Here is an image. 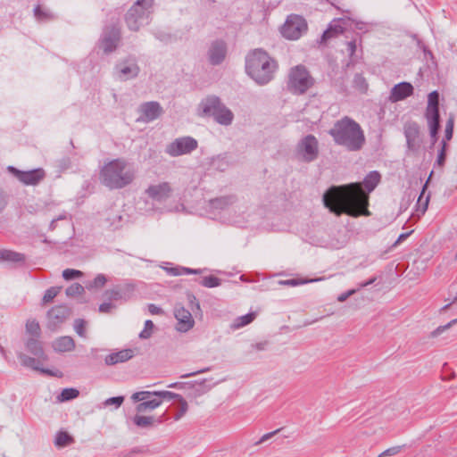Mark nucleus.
Wrapping results in <instances>:
<instances>
[{
    "label": "nucleus",
    "mask_w": 457,
    "mask_h": 457,
    "mask_svg": "<svg viewBox=\"0 0 457 457\" xmlns=\"http://www.w3.org/2000/svg\"><path fill=\"white\" fill-rule=\"evenodd\" d=\"M18 358L23 366L29 367L36 370H41L43 373L50 374L54 377L61 378L62 376V374L60 370L51 371L48 370L41 369L38 365V363H39L38 361H37L35 358L26 355L25 353H19Z\"/></svg>",
    "instance_id": "24"
},
{
    "label": "nucleus",
    "mask_w": 457,
    "mask_h": 457,
    "mask_svg": "<svg viewBox=\"0 0 457 457\" xmlns=\"http://www.w3.org/2000/svg\"><path fill=\"white\" fill-rule=\"evenodd\" d=\"M400 451H401V446H395V447H392V448H389V449H386V451H384L379 455V457L395 455V454L399 453Z\"/></svg>",
    "instance_id": "55"
},
{
    "label": "nucleus",
    "mask_w": 457,
    "mask_h": 457,
    "mask_svg": "<svg viewBox=\"0 0 457 457\" xmlns=\"http://www.w3.org/2000/svg\"><path fill=\"white\" fill-rule=\"evenodd\" d=\"M84 290H85L84 287H82L80 284L74 283V284L71 285L69 287H67L66 295L68 296H76V295H82L84 293Z\"/></svg>",
    "instance_id": "42"
},
{
    "label": "nucleus",
    "mask_w": 457,
    "mask_h": 457,
    "mask_svg": "<svg viewBox=\"0 0 457 457\" xmlns=\"http://www.w3.org/2000/svg\"><path fill=\"white\" fill-rule=\"evenodd\" d=\"M107 282V278L104 274H98L94 280L87 283L86 287L89 290L103 287Z\"/></svg>",
    "instance_id": "34"
},
{
    "label": "nucleus",
    "mask_w": 457,
    "mask_h": 457,
    "mask_svg": "<svg viewBox=\"0 0 457 457\" xmlns=\"http://www.w3.org/2000/svg\"><path fill=\"white\" fill-rule=\"evenodd\" d=\"M133 422L138 428H147L161 424L162 422V417L154 418V416H143L137 414L133 418Z\"/></svg>",
    "instance_id": "26"
},
{
    "label": "nucleus",
    "mask_w": 457,
    "mask_h": 457,
    "mask_svg": "<svg viewBox=\"0 0 457 457\" xmlns=\"http://www.w3.org/2000/svg\"><path fill=\"white\" fill-rule=\"evenodd\" d=\"M378 171L370 172L363 183H352L343 187H333L323 195V202L331 212L337 215L369 216V193L380 182Z\"/></svg>",
    "instance_id": "1"
},
{
    "label": "nucleus",
    "mask_w": 457,
    "mask_h": 457,
    "mask_svg": "<svg viewBox=\"0 0 457 457\" xmlns=\"http://www.w3.org/2000/svg\"><path fill=\"white\" fill-rule=\"evenodd\" d=\"M120 220H121V216L118 215V214L115 215L113 221L111 223V226L114 227L115 228H118Z\"/></svg>",
    "instance_id": "62"
},
{
    "label": "nucleus",
    "mask_w": 457,
    "mask_h": 457,
    "mask_svg": "<svg viewBox=\"0 0 457 457\" xmlns=\"http://www.w3.org/2000/svg\"><path fill=\"white\" fill-rule=\"evenodd\" d=\"M104 295L109 300H119L121 298V294L118 288L107 290Z\"/></svg>",
    "instance_id": "53"
},
{
    "label": "nucleus",
    "mask_w": 457,
    "mask_h": 457,
    "mask_svg": "<svg viewBox=\"0 0 457 457\" xmlns=\"http://www.w3.org/2000/svg\"><path fill=\"white\" fill-rule=\"evenodd\" d=\"M8 169L22 184L26 186H36L46 177V172L41 168L28 171L19 170L14 167H9Z\"/></svg>",
    "instance_id": "13"
},
{
    "label": "nucleus",
    "mask_w": 457,
    "mask_h": 457,
    "mask_svg": "<svg viewBox=\"0 0 457 457\" xmlns=\"http://www.w3.org/2000/svg\"><path fill=\"white\" fill-rule=\"evenodd\" d=\"M453 127H454V119L453 116H451L445 124V138L443 140H445L447 143L453 138Z\"/></svg>",
    "instance_id": "41"
},
{
    "label": "nucleus",
    "mask_w": 457,
    "mask_h": 457,
    "mask_svg": "<svg viewBox=\"0 0 457 457\" xmlns=\"http://www.w3.org/2000/svg\"><path fill=\"white\" fill-rule=\"evenodd\" d=\"M79 395V392L75 388H65L62 391L58 399L60 402H66L77 398Z\"/></svg>",
    "instance_id": "35"
},
{
    "label": "nucleus",
    "mask_w": 457,
    "mask_h": 457,
    "mask_svg": "<svg viewBox=\"0 0 457 457\" xmlns=\"http://www.w3.org/2000/svg\"><path fill=\"white\" fill-rule=\"evenodd\" d=\"M320 280H321V278H312V279L292 278V279H287V286L295 287V286H299V285H303V284H306V283H310V282L320 281Z\"/></svg>",
    "instance_id": "51"
},
{
    "label": "nucleus",
    "mask_w": 457,
    "mask_h": 457,
    "mask_svg": "<svg viewBox=\"0 0 457 457\" xmlns=\"http://www.w3.org/2000/svg\"><path fill=\"white\" fill-rule=\"evenodd\" d=\"M267 342H260L255 345H253V347L257 351H262L266 348Z\"/></svg>",
    "instance_id": "60"
},
{
    "label": "nucleus",
    "mask_w": 457,
    "mask_h": 457,
    "mask_svg": "<svg viewBox=\"0 0 457 457\" xmlns=\"http://www.w3.org/2000/svg\"><path fill=\"white\" fill-rule=\"evenodd\" d=\"M345 24L346 22L343 19L332 21L328 28L322 34L320 43H326L328 39L342 34L345 31Z\"/></svg>",
    "instance_id": "22"
},
{
    "label": "nucleus",
    "mask_w": 457,
    "mask_h": 457,
    "mask_svg": "<svg viewBox=\"0 0 457 457\" xmlns=\"http://www.w3.org/2000/svg\"><path fill=\"white\" fill-rule=\"evenodd\" d=\"M234 198L231 196H225L213 199L210 202L212 208L223 210L232 204Z\"/></svg>",
    "instance_id": "32"
},
{
    "label": "nucleus",
    "mask_w": 457,
    "mask_h": 457,
    "mask_svg": "<svg viewBox=\"0 0 457 457\" xmlns=\"http://www.w3.org/2000/svg\"><path fill=\"white\" fill-rule=\"evenodd\" d=\"M154 396H157L158 399L170 401L172 399H179L181 395L170 392V391H154Z\"/></svg>",
    "instance_id": "40"
},
{
    "label": "nucleus",
    "mask_w": 457,
    "mask_h": 457,
    "mask_svg": "<svg viewBox=\"0 0 457 457\" xmlns=\"http://www.w3.org/2000/svg\"><path fill=\"white\" fill-rule=\"evenodd\" d=\"M428 201H429V196H427L423 207L420 210H418V212H420V215H423L426 212V211L428 209Z\"/></svg>",
    "instance_id": "64"
},
{
    "label": "nucleus",
    "mask_w": 457,
    "mask_h": 457,
    "mask_svg": "<svg viewBox=\"0 0 457 457\" xmlns=\"http://www.w3.org/2000/svg\"><path fill=\"white\" fill-rule=\"evenodd\" d=\"M245 69L256 84L264 86L274 79L278 63L266 51L256 48L246 54Z\"/></svg>",
    "instance_id": "2"
},
{
    "label": "nucleus",
    "mask_w": 457,
    "mask_h": 457,
    "mask_svg": "<svg viewBox=\"0 0 457 457\" xmlns=\"http://www.w3.org/2000/svg\"><path fill=\"white\" fill-rule=\"evenodd\" d=\"M214 164L217 166L218 169H220L221 170H223L225 169L224 166L228 165L227 162L225 161V158H218L214 162Z\"/></svg>",
    "instance_id": "58"
},
{
    "label": "nucleus",
    "mask_w": 457,
    "mask_h": 457,
    "mask_svg": "<svg viewBox=\"0 0 457 457\" xmlns=\"http://www.w3.org/2000/svg\"><path fill=\"white\" fill-rule=\"evenodd\" d=\"M257 316L256 312H251L245 315L236 318L230 325L233 330L239 329L250 323H252Z\"/></svg>",
    "instance_id": "29"
},
{
    "label": "nucleus",
    "mask_w": 457,
    "mask_h": 457,
    "mask_svg": "<svg viewBox=\"0 0 457 457\" xmlns=\"http://www.w3.org/2000/svg\"><path fill=\"white\" fill-rule=\"evenodd\" d=\"M83 273L80 270H73V269H66L62 271V278L65 280H71L75 278H81Z\"/></svg>",
    "instance_id": "44"
},
{
    "label": "nucleus",
    "mask_w": 457,
    "mask_h": 457,
    "mask_svg": "<svg viewBox=\"0 0 457 457\" xmlns=\"http://www.w3.org/2000/svg\"><path fill=\"white\" fill-rule=\"evenodd\" d=\"M348 51L351 54H353L356 50V44L354 41H351L347 44Z\"/></svg>",
    "instance_id": "61"
},
{
    "label": "nucleus",
    "mask_w": 457,
    "mask_h": 457,
    "mask_svg": "<svg viewBox=\"0 0 457 457\" xmlns=\"http://www.w3.org/2000/svg\"><path fill=\"white\" fill-rule=\"evenodd\" d=\"M175 318L178 320L177 329L180 332H187L190 330L195 324V320L189 311L182 306H177L174 310Z\"/></svg>",
    "instance_id": "19"
},
{
    "label": "nucleus",
    "mask_w": 457,
    "mask_h": 457,
    "mask_svg": "<svg viewBox=\"0 0 457 457\" xmlns=\"http://www.w3.org/2000/svg\"><path fill=\"white\" fill-rule=\"evenodd\" d=\"M403 133L406 138L408 150L417 153L422 145L420 128L415 121H408L404 124Z\"/></svg>",
    "instance_id": "12"
},
{
    "label": "nucleus",
    "mask_w": 457,
    "mask_h": 457,
    "mask_svg": "<svg viewBox=\"0 0 457 457\" xmlns=\"http://www.w3.org/2000/svg\"><path fill=\"white\" fill-rule=\"evenodd\" d=\"M139 112L141 115L138 120L144 122H150L161 116L162 108L157 102H146L140 105Z\"/></svg>",
    "instance_id": "17"
},
{
    "label": "nucleus",
    "mask_w": 457,
    "mask_h": 457,
    "mask_svg": "<svg viewBox=\"0 0 457 457\" xmlns=\"http://www.w3.org/2000/svg\"><path fill=\"white\" fill-rule=\"evenodd\" d=\"M162 403V399H158L157 396H152L148 400L138 403L136 406V411L137 413L145 412L148 410H154L159 407Z\"/></svg>",
    "instance_id": "30"
},
{
    "label": "nucleus",
    "mask_w": 457,
    "mask_h": 457,
    "mask_svg": "<svg viewBox=\"0 0 457 457\" xmlns=\"http://www.w3.org/2000/svg\"><path fill=\"white\" fill-rule=\"evenodd\" d=\"M72 441L71 437L66 432H60L56 436L55 444L58 446H66Z\"/></svg>",
    "instance_id": "43"
},
{
    "label": "nucleus",
    "mask_w": 457,
    "mask_h": 457,
    "mask_svg": "<svg viewBox=\"0 0 457 457\" xmlns=\"http://www.w3.org/2000/svg\"><path fill=\"white\" fill-rule=\"evenodd\" d=\"M213 119L216 122L223 126H228L232 123L234 119L233 112L224 104L219 109V112H215Z\"/></svg>",
    "instance_id": "27"
},
{
    "label": "nucleus",
    "mask_w": 457,
    "mask_h": 457,
    "mask_svg": "<svg viewBox=\"0 0 457 457\" xmlns=\"http://www.w3.org/2000/svg\"><path fill=\"white\" fill-rule=\"evenodd\" d=\"M117 74L120 79L127 80L136 78L139 73V67L135 59L129 58L116 65Z\"/></svg>",
    "instance_id": "15"
},
{
    "label": "nucleus",
    "mask_w": 457,
    "mask_h": 457,
    "mask_svg": "<svg viewBox=\"0 0 457 457\" xmlns=\"http://www.w3.org/2000/svg\"><path fill=\"white\" fill-rule=\"evenodd\" d=\"M314 83V79L304 66L298 65L291 70L288 79V88L291 92L297 95L304 94Z\"/></svg>",
    "instance_id": "7"
},
{
    "label": "nucleus",
    "mask_w": 457,
    "mask_h": 457,
    "mask_svg": "<svg viewBox=\"0 0 457 457\" xmlns=\"http://www.w3.org/2000/svg\"><path fill=\"white\" fill-rule=\"evenodd\" d=\"M356 292V290L354 289H352V290H349L345 293H343L341 294L338 297H337V300L339 302H345L349 296H351L352 295H353L354 293Z\"/></svg>",
    "instance_id": "57"
},
{
    "label": "nucleus",
    "mask_w": 457,
    "mask_h": 457,
    "mask_svg": "<svg viewBox=\"0 0 457 457\" xmlns=\"http://www.w3.org/2000/svg\"><path fill=\"white\" fill-rule=\"evenodd\" d=\"M447 144L445 140H442L441 142V148L439 150L437 159L436 161V165L442 168L445 165V159H446V151H447Z\"/></svg>",
    "instance_id": "37"
},
{
    "label": "nucleus",
    "mask_w": 457,
    "mask_h": 457,
    "mask_svg": "<svg viewBox=\"0 0 457 457\" xmlns=\"http://www.w3.org/2000/svg\"><path fill=\"white\" fill-rule=\"evenodd\" d=\"M176 409H177V412L175 414L174 419H175V420H179L186 414V412L187 411V409H188L187 403L182 396H180L178 399V404H177Z\"/></svg>",
    "instance_id": "36"
},
{
    "label": "nucleus",
    "mask_w": 457,
    "mask_h": 457,
    "mask_svg": "<svg viewBox=\"0 0 457 457\" xmlns=\"http://www.w3.org/2000/svg\"><path fill=\"white\" fill-rule=\"evenodd\" d=\"M410 234L411 233H403V234H401L398 237L396 242L395 243V245H396L400 244L401 242H403V240H405L410 236Z\"/></svg>",
    "instance_id": "63"
},
{
    "label": "nucleus",
    "mask_w": 457,
    "mask_h": 457,
    "mask_svg": "<svg viewBox=\"0 0 457 457\" xmlns=\"http://www.w3.org/2000/svg\"><path fill=\"white\" fill-rule=\"evenodd\" d=\"M329 135L337 145L353 152L361 150L366 141L360 124L347 116L335 122Z\"/></svg>",
    "instance_id": "3"
},
{
    "label": "nucleus",
    "mask_w": 457,
    "mask_h": 457,
    "mask_svg": "<svg viewBox=\"0 0 457 457\" xmlns=\"http://www.w3.org/2000/svg\"><path fill=\"white\" fill-rule=\"evenodd\" d=\"M135 175V169L127 161L115 159L103 166L100 180L110 189H120L131 184Z\"/></svg>",
    "instance_id": "4"
},
{
    "label": "nucleus",
    "mask_w": 457,
    "mask_h": 457,
    "mask_svg": "<svg viewBox=\"0 0 457 457\" xmlns=\"http://www.w3.org/2000/svg\"><path fill=\"white\" fill-rule=\"evenodd\" d=\"M134 356V352L131 349H123L116 353H112L104 358V362L108 366L116 365L118 363L125 362Z\"/></svg>",
    "instance_id": "23"
},
{
    "label": "nucleus",
    "mask_w": 457,
    "mask_h": 457,
    "mask_svg": "<svg viewBox=\"0 0 457 457\" xmlns=\"http://www.w3.org/2000/svg\"><path fill=\"white\" fill-rule=\"evenodd\" d=\"M153 6L154 0H137L126 14V23L129 29L137 31L147 24Z\"/></svg>",
    "instance_id": "5"
},
{
    "label": "nucleus",
    "mask_w": 457,
    "mask_h": 457,
    "mask_svg": "<svg viewBox=\"0 0 457 457\" xmlns=\"http://www.w3.org/2000/svg\"><path fill=\"white\" fill-rule=\"evenodd\" d=\"M413 87L409 82H401L395 85L390 92L389 100L396 103L404 100L413 94Z\"/></svg>",
    "instance_id": "21"
},
{
    "label": "nucleus",
    "mask_w": 457,
    "mask_h": 457,
    "mask_svg": "<svg viewBox=\"0 0 457 457\" xmlns=\"http://www.w3.org/2000/svg\"><path fill=\"white\" fill-rule=\"evenodd\" d=\"M120 38V29L116 27H112L111 29L104 32V36L100 42V47L104 53H111L116 49Z\"/></svg>",
    "instance_id": "18"
},
{
    "label": "nucleus",
    "mask_w": 457,
    "mask_h": 457,
    "mask_svg": "<svg viewBox=\"0 0 457 457\" xmlns=\"http://www.w3.org/2000/svg\"><path fill=\"white\" fill-rule=\"evenodd\" d=\"M198 146L197 141L191 137H182L176 138L173 142L166 146L165 152L172 156L177 157L188 154L195 150Z\"/></svg>",
    "instance_id": "8"
},
{
    "label": "nucleus",
    "mask_w": 457,
    "mask_h": 457,
    "mask_svg": "<svg viewBox=\"0 0 457 457\" xmlns=\"http://www.w3.org/2000/svg\"><path fill=\"white\" fill-rule=\"evenodd\" d=\"M425 119L429 129L432 144L434 145L437 141V133L440 128L439 94L437 91H433L428 96Z\"/></svg>",
    "instance_id": "6"
},
{
    "label": "nucleus",
    "mask_w": 457,
    "mask_h": 457,
    "mask_svg": "<svg viewBox=\"0 0 457 457\" xmlns=\"http://www.w3.org/2000/svg\"><path fill=\"white\" fill-rule=\"evenodd\" d=\"M26 348L29 353L37 357L44 356V352L41 342L39 341V337H29L26 342Z\"/></svg>",
    "instance_id": "31"
},
{
    "label": "nucleus",
    "mask_w": 457,
    "mask_h": 457,
    "mask_svg": "<svg viewBox=\"0 0 457 457\" xmlns=\"http://www.w3.org/2000/svg\"><path fill=\"white\" fill-rule=\"evenodd\" d=\"M0 260L8 262H24L25 255L23 253L7 249L0 250Z\"/></svg>",
    "instance_id": "28"
},
{
    "label": "nucleus",
    "mask_w": 457,
    "mask_h": 457,
    "mask_svg": "<svg viewBox=\"0 0 457 457\" xmlns=\"http://www.w3.org/2000/svg\"><path fill=\"white\" fill-rule=\"evenodd\" d=\"M26 333L30 337H40V333H41V329H40V326L38 324V322L36 320H27V323H26Z\"/></svg>",
    "instance_id": "33"
},
{
    "label": "nucleus",
    "mask_w": 457,
    "mask_h": 457,
    "mask_svg": "<svg viewBox=\"0 0 457 457\" xmlns=\"http://www.w3.org/2000/svg\"><path fill=\"white\" fill-rule=\"evenodd\" d=\"M8 204V195L0 187V214L4 211Z\"/></svg>",
    "instance_id": "52"
},
{
    "label": "nucleus",
    "mask_w": 457,
    "mask_h": 457,
    "mask_svg": "<svg viewBox=\"0 0 457 457\" xmlns=\"http://www.w3.org/2000/svg\"><path fill=\"white\" fill-rule=\"evenodd\" d=\"M152 396H154V392L141 391V392L134 393L132 395V396H131V399L134 402H141V403H143V402L148 400Z\"/></svg>",
    "instance_id": "46"
},
{
    "label": "nucleus",
    "mask_w": 457,
    "mask_h": 457,
    "mask_svg": "<svg viewBox=\"0 0 457 457\" xmlns=\"http://www.w3.org/2000/svg\"><path fill=\"white\" fill-rule=\"evenodd\" d=\"M34 15L38 21H49L54 18L49 11L42 9L39 5L34 9Z\"/></svg>",
    "instance_id": "38"
},
{
    "label": "nucleus",
    "mask_w": 457,
    "mask_h": 457,
    "mask_svg": "<svg viewBox=\"0 0 457 457\" xmlns=\"http://www.w3.org/2000/svg\"><path fill=\"white\" fill-rule=\"evenodd\" d=\"M112 308V304L110 303H104L99 306V311L101 312H108Z\"/></svg>",
    "instance_id": "59"
},
{
    "label": "nucleus",
    "mask_w": 457,
    "mask_h": 457,
    "mask_svg": "<svg viewBox=\"0 0 457 457\" xmlns=\"http://www.w3.org/2000/svg\"><path fill=\"white\" fill-rule=\"evenodd\" d=\"M60 292V287H50L44 295L43 302L45 303H50Z\"/></svg>",
    "instance_id": "49"
},
{
    "label": "nucleus",
    "mask_w": 457,
    "mask_h": 457,
    "mask_svg": "<svg viewBox=\"0 0 457 457\" xmlns=\"http://www.w3.org/2000/svg\"><path fill=\"white\" fill-rule=\"evenodd\" d=\"M308 31V23L305 18L298 14L287 16V40H298Z\"/></svg>",
    "instance_id": "11"
},
{
    "label": "nucleus",
    "mask_w": 457,
    "mask_h": 457,
    "mask_svg": "<svg viewBox=\"0 0 457 457\" xmlns=\"http://www.w3.org/2000/svg\"><path fill=\"white\" fill-rule=\"evenodd\" d=\"M148 311L153 315H158V314H162V310L160 307H158V306H156L155 304H153V303L148 305Z\"/></svg>",
    "instance_id": "56"
},
{
    "label": "nucleus",
    "mask_w": 457,
    "mask_h": 457,
    "mask_svg": "<svg viewBox=\"0 0 457 457\" xmlns=\"http://www.w3.org/2000/svg\"><path fill=\"white\" fill-rule=\"evenodd\" d=\"M201 285L206 287H215L220 285V279L214 276L204 277L201 281Z\"/></svg>",
    "instance_id": "45"
},
{
    "label": "nucleus",
    "mask_w": 457,
    "mask_h": 457,
    "mask_svg": "<svg viewBox=\"0 0 457 457\" xmlns=\"http://www.w3.org/2000/svg\"><path fill=\"white\" fill-rule=\"evenodd\" d=\"M228 54V44L223 39H215L210 42L206 57L208 62L212 66L221 64Z\"/></svg>",
    "instance_id": "9"
},
{
    "label": "nucleus",
    "mask_w": 457,
    "mask_h": 457,
    "mask_svg": "<svg viewBox=\"0 0 457 457\" xmlns=\"http://www.w3.org/2000/svg\"><path fill=\"white\" fill-rule=\"evenodd\" d=\"M154 327V325L152 320H146L145 322L144 329L139 334V337L141 339H147V338H149L152 336Z\"/></svg>",
    "instance_id": "47"
},
{
    "label": "nucleus",
    "mask_w": 457,
    "mask_h": 457,
    "mask_svg": "<svg viewBox=\"0 0 457 457\" xmlns=\"http://www.w3.org/2000/svg\"><path fill=\"white\" fill-rule=\"evenodd\" d=\"M456 322H457V320H453L452 321H450L446 325L439 326L438 328H436L435 330H433L430 333V337H432V338L437 337L439 335H441L443 332H445V330L450 328Z\"/></svg>",
    "instance_id": "48"
},
{
    "label": "nucleus",
    "mask_w": 457,
    "mask_h": 457,
    "mask_svg": "<svg viewBox=\"0 0 457 457\" xmlns=\"http://www.w3.org/2000/svg\"><path fill=\"white\" fill-rule=\"evenodd\" d=\"M224 104L221 103L219 97L211 96L202 100L199 104V110L201 111V115L213 117L215 112H219V109Z\"/></svg>",
    "instance_id": "20"
},
{
    "label": "nucleus",
    "mask_w": 457,
    "mask_h": 457,
    "mask_svg": "<svg viewBox=\"0 0 457 457\" xmlns=\"http://www.w3.org/2000/svg\"><path fill=\"white\" fill-rule=\"evenodd\" d=\"M69 316L70 310L65 305H58L52 308L47 312L48 328L52 330L56 329V328L63 323Z\"/></svg>",
    "instance_id": "16"
},
{
    "label": "nucleus",
    "mask_w": 457,
    "mask_h": 457,
    "mask_svg": "<svg viewBox=\"0 0 457 457\" xmlns=\"http://www.w3.org/2000/svg\"><path fill=\"white\" fill-rule=\"evenodd\" d=\"M74 329L77 332V334L81 337H86V321L83 320H76L74 323Z\"/></svg>",
    "instance_id": "50"
},
{
    "label": "nucleus",
    "mask_w": 457,
    "mask_h": 457,
    "mask_svg": "<svg viewBox=\"0 0 457 457\" xmlns=\"http://www.w3.org/2000/svg\"><path fill=\"white\" fill-rule=\"evenodd\" d=\"M172 187L170 182L163 181L150 185L145 191V195L154 201L162 202L170 197Z\"/></svg>",
    "instance_id": "14"
},
{
    "label": "nucleus",
    "mask_w": 457,
    "mask_h": 457,
    "mask_svg": "<svg viewBox=\"0 0 457 457\" xmlns=\"http://www.w3.org/2000/svg\"><path fill=\"white\" fill-rule=\"evenodd\" d=\"M283 430L282 428H278L274 431H271V432H269V433H266L264 435H262L260 439L258 441H256L254 443V445L255 446H258V445H261L262 444H265L267 443L268 441L273 439L277 435H278L281 431Z\"/></svg>",
    "instance_id": "39"
},
{
    "label": "nucleus",
    "mask_w": 457,
    "mask_h": 457,
    "mask_svg": "<svg viewBox=\"0 0 457 457\" xmlns=\"http://www.w3.org/2000/svg\"><path fill=\"white\" fill-rule=\"evenodd\" d=\"M319 154V143L314 136L303 137L297 146V154L304 162L314 161Z\"/></svg>",
    "instance_id": "10"
},
{
    "label": "nucleus",
    "mask_w": 457,
    "mask_h": 457,
    "mask_svg": "<svg viewBox=\"0 0 457 457\" xmlns=\"http://www.w3.org/2000/svg\"><path fill=\"white\" fill-rule=\"evenodd\" d=\"M52 346L58 353L71 352L75 348V342L72 337L65 336L55 339Z\"/></svg>",
    "instance_id": "25"
},
{
    "label": "nucleus",
    "mask_w": 457,
    "mask_h": 457,
    "mask_svg": "<svg viewBox=\"0 0 457 457\" xmlns=\"http://www.w3.org/2000/svg\"><path fill=\"white\" fill-rule=\"evenodd\" d=\"M123 401H124L123 396L111 397V398H108L107 400H105L104 405L109 406V405L114 404L116 406V408H118L122 404Z\"/></svg>",
    "instance_id": "54"
}]
</instances>
